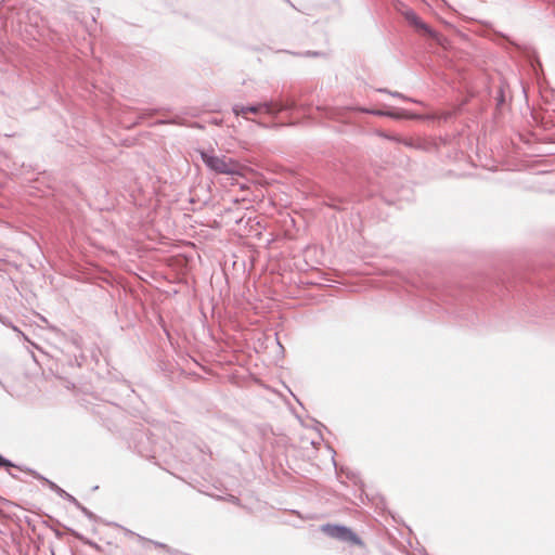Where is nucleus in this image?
<instances>
[{"mask_svg":"<svg viewBox=\"0 0 555 555\" xmlns=\"http://www.w3.org/2000/svg\"><path fill=\"white\" fill-rule=\"evenodd\" d=\"M508 40L509 43L514 44V46H517L513 40L506 38Z\"/></svg>","mask_w":555,"mask_h":555,"instance_id":"17","label":"nucleus"},{"mask_svg":"<svg viewBox=\"0 0 555 555\" xmlns=\"http://www.w3.org/2000/svg\"><path fill=\"white\" fill-rule=\"evenodd\" d=\"M150 442V438L146 435L140 434L137 438L135 450L143 457H155L156 450L146 448V443Z\"/></svg>","mask_w":555,"mask_h":555,"instance_id":"6","label":"nucleus"},{"mask_svg":"<svg viewBox=\"0 0 555 555\" xmlns=\"http://www.w3.org/2000/svg\"><path fill=\"white\" fill-rule=\"evenodd\" d=\"M321 530L330 538L347 543L350 546H357L362 551L365 548L362 539L346 526L326 524L321 527Z\"/></svg>","mask_w":555,"mask_h":555,"instance_id":"3","label":"nucleus"},{"mask_svg":"<svg viewBox=\"0 0 555 555\" xmlns=\"http://www.w3.org/2000/svg\"><path fill=\"white\" fill-rule=\"evenodd\" d=\"M498 106L502 105L505 101L504 99V92L502 89L499 90L498 95L495 98Z\"/></svg>","mask_w":555,"mask_h":555,"instance_id":"14","label":"nucleus"},{"mask_svg":"<svg viewBox=\"0 0 555 555\" xmlns=\"http://www.w3.org/2000/svg\"><path fill=\"white\" fill-rule=\"evenodd\" d=\"M1 323L7 325V326H10L14 332H16L18 335H21L25 340H28L27 336L18 327L13 325L11 322L2 319Z\"/></svg>","mask_w":555,"mask_h":555,"instance_id":"8","label":"nucleus"},{"mask_svg":"<svg viewBox=\"0 0 555 555\" xmlns=\"http://www.w3.org/2000/svg\"><path fill=\"white\" fill-rule=\"evenodd\" d=\"M36 478L38 479H41L43 480L48 486L49 488L54 491L57 495H60L61 498L67 500L69 503H72L73 505L75 506H79V501L73 496L72 494L67 493L64 489L60 488L56 483H54L53 481L40 476V475H36L35 476Z\"/></svg>","mask_w":555,"mask_h":555,"instance_id":"4","label":"nucleus"},{"mask_svg":"<svg viewBox=\"0 0 555 555\" xmlns=\"http://www.w3.org/2000/svg\"><path fill=\"white\" fill-rule=\"evenodd\" d=\"M14 464L0 454V467H13Z\"/></svg>","mask_w":555,"mask_h":555,"instance_id":"13","label":"nucleus"},{"mask_svg":"<svg viewBox=\"0 0 555 555\" xmlns=\"http://www.w3.org/2000/svg\"><path fill=\"white\" fill-rule=\"evenodd\" d=\"M1 323L7 325V326H10L14 332H16L18 335H21L25 340H28L27 336L18 327L13 325L11 322L2 319Z\"/></svg>","mask_w":555,"mask_h":555,"instance_id":"9","label":"nucleus"},{"mask_svg":"<svg viewBox=\"0 0 555 555\" xmlns=\"http://www.w3.org/2000/svg\"><path fill=\"white\" fill-rule=\"evenodd\" d=\"M78 509H80L89 519H93L94 518V514L89 511L87 507H85L80 502H79V506H76Z\"/></svg>","mask_w":555,"mask_h":555,"instance_id":"12","label":"nucleus"},{"mask_svg":"<svg viewBox=\"0 0 555 555\" xmlns=\"http://www.w3.org/2000/svg\"><path fill=\"white\" fill-rule=\"evenodd\" d=\"M229 501L233 504H238L240 503V500L238 498L234 496V495H230L229 498Z\"/></svg>","mask_w":555,"mask_h":555,"instance_id":"15","label":"nucleus"},{"mask_svg":"<svg viewBox=\"0 0 555 555\" xmlns=\"http://www.w3.org/2000/svg\"><path fill=\"white\" fill-rule=\"evenodd\" d=\"M285 1L288 2L293 8H295V5L289 0H285Z\"/></svg>","mask_w":555,"mask_h":555,"instance_id":"18","label":"nucleus"},{"mask_svg":"<svg viewBox=\"0 0 555 555\" xmlns=\"http://www.w3.org/2000/svg\"><path fill=\"white\" fill-rule=\"evenodd\" d=\"M201 158L203 163L216 173L234 176L240 172L237 162L227 156H218L214 153L202 151Z\"/></svg>","mask_w":555,"mask_h":555,"instance_id":"2","label":"nucleus"},{"mask_svg":"<svg viewBox=\"0 0 555 555\" xmlns=\"http://www.w3.org/2000/svg\"><path fill=\"white\" fill-rule=\"evenodd\" d=\"M378 92L388 93V94H390L391 96L399 98V99H401V100H403V101H410V102L418 103V101L413 100V99H411V98H408V96H405L404 94H402V93H400V92H397V91H390V90L385 89V88H380V89H378Z\"/></svg>","mask_w":555,"mask_h":555,"instance_id":"7","label":"nucleus"},{"mask_svg":"<svg viewBox=\"0 0 555 555\" xmlns=\"http://www.w3.org/2000/svg\"><path fill=\"white\" fill-rule=\"evenodd\" d=\"M405 20L413 25L416 29L423 30L426 34L434 36L431 29L420 18V16L413 10H406L403 13Z\"/></svg>","mask_w":555,"mask_h":555,"instance_id":"5","label":"nucleus"},{"mask_svg":"<svg viewBox=\"0 0 555 555\" xmlns=\"http://www.w3.org/2000/svg\"><path fill=\"white\" fill-rule=\"evenodd\" d=\"M293 106L291 104H283L281 102H273V101H264L253 105H241V104H234L232 106V112L235 116L242 115L244 118L248 119L246 117L247 113L251 114H259V113H266L269 116L276 117L281 112L288 111Z\"/></svg>","mask_w":555,"mask_h":555,"instance_id":"1","label":"nucleus"},{"mask_svg":"<svg viewBox=\"0 0 555 555\" xmlns=\"http://www.w3.org/2000/svg\"><path fill=\"white\" fill-rule=\"evenodd\" d=\"M364 112L369 113V114H372V115H375V116H389V117H395V115L392 113H389V112H384V111H379V109H365Z\"/></svg>","mask_w":555,"mask_h":555,"instance_id":"10","label":"nucleus"},{"mask_svg":"<svg viewBox=\"0 0 555 555\" xmlns=\"http://www.w3.org/2000/svg\"><path fill=\"white\" fill-rule=\"evenodd\" d=\"M293 54L297 55V56H305V57H317V56L322 55V53L318 52V51H306L302 53H293Z\"/></svg>","mask_w":555,"mask_h":555,"instance_id":"11","label":"nucleus"},{"mask_svg":"<svg viewBox=\"0 0 555 555\" xmlns=\"http://www.w3.org/2000/svg\"><path fill=\"white\" fill-rule=\"evenodd\" d=\"M2 320V318H0V321Z\"/></svg>","mask_w":555,"mask_h":555,"instance_id":"19","label":"nucleus"},{"mask_svg":"<svg viewBox=\"0 0 555 555\" xmlns=\"http://www.w3.org/2000/svg\"><path fill=\"white\" fill-rule=\"evenodd\" d=\"M158 547H165L166 545L159 542H153Z\"/></svg>","mask_w":555,"mask_h":555,"instance_id":"16","label":"nucleus"}]
</instances>
